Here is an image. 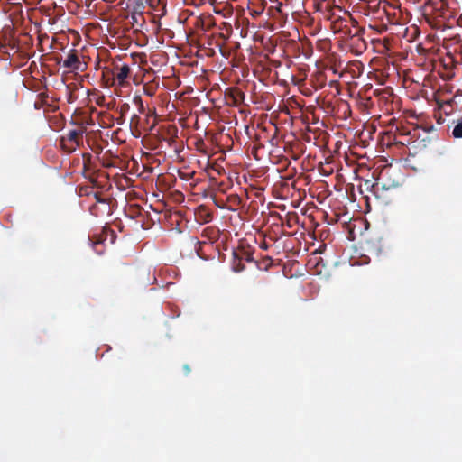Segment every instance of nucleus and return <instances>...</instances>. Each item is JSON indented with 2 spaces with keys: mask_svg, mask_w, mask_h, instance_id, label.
I'll use <instances>...</instances> for the list:
<instances>
[{
  "mask_svg": "<svg viewBox=\"0 0 462 462\" xmlns=\"http://www.w3.org/2000/svg\"><path fill=\"white\" fill-rule=\"evenodd\" d=\"M84 128L70 130L60 139V145L67 152H73L83 143Z\"/></svg>",
  "mask_w": 462,
  "mask_h": 462,
  "instance_id": "nucleus-1",
  "label": "nucleus"
},
{
  "mask_svg": "<svg viewBox=\"0 0 462 462\" xmlns=\"http://www.w3.org/2000/svg\"><path fill=\"white\" fill-rule=\"evenodd\" d=\"M111 74L112 77L108 79L110 85L124 88L129 84L128 79L131 74V68L129 65L125 63L122 65L115 64Z\"/></svg>",
  "mask_w": 462,
  "mask_h": 462,
  "instance_id": "nucleus-2",
  "label": "nucleus"
},
{
  "mask_svg": "<svg viewBox=\"0 0 462 462\" xmlns=\"http://www.w3.org/2000/svg\"><path fill=\"white\" fill-rule=\"evenodd\" d=\"M63 67L69 71L83 72L87 69V64L80 60L78 50L70 49L63 60Z\"/></svg>",
  "mask_w": 462,
  "mask_h": 462,
  "instance_id": "nucleus-3",
  "label": "nucleus"
},
{
  "mask_svg": "<svg viewBox=\"0 0 462 462\" xmlns=\"http://www.w3.org/2000/svg\"><path fill=\"white\" fill-rule=\"evenodd\" d=\"M365 245L368 252L379 254L384 248V243L381 235H375L365 240Z\"/></svg>",
  "mask_w": 462,
  "mask_h": 462,
  "instance_id": "nucleus-4",
  "label": "nucleus"
},
{
  "mask_svg": "<svg viewBox=\"0 0 462 462\" xmlns=\"http://www.w3.org/2000/svg\"><path fill=\"white\" fill-rule=\"evenodd\" d=\"M154 16L159 18L166 14V0H146Z\"/></svg>",
  "mask_w": 462,
  "mask_h": 462,
  "instance_id": "nucleus-5",
  "label": "nucleus"
},
{
  "mask_svg": "<svg viewBox=\"0 0 462 462\" xmlns=\"http://www.w3.org/2000/svg\"><path fill=\"white\" fill-rule=\"evenodd\" d=\"M197 215L203 223H208L213 218V214L209 212L204 206L199 207Z\"/></svg>",
  "mask_w": 462,
  "mask_h": 462,
  "instance_id": "nucleus-6",
  "label": "nucleus"
},
{
  "mask_svg": "<svg viewBox=\"0 0 462 462\" xmlns=\"http://www.w3.org/2000/svg\"><path fill=\"white\" fill-rule=\"evenodd\" d=\"M452 135L455 138H462V118L458 121V123L453 128Z\"/></svg>",
  "mask_w": 462,
  "mask_h": 462,
  "instance_id": "nucleus-7",
  "label": "nucleus"
},
{
  "mask_svg": "<svg viewBox=\"0 0 462 462\" xmlns=\"http://www.w3.org/2000/svg\"><path fill=\"white\" fill-rule=\"evenodd\" d=\"M344 22L343 19L339 18L333 22L332 28L335 32L341 30L342 23Z\"/></svg>",
  "mask_w": 462,
  "mask_h": 462,
  "instance_id": "nucleus-8",
  "label": "nucleus"
},
{
  "mask_svg": "<svg viewBox=\"0 0 462 462\" xmlns=\"http://www.w3.org/2000/svg\"><path fill=\"white\" fill-rule=\"evenodd\" d=\"M134 103L140 106V109H143V101L141 97L136 96L134 97Z\"/></svg>",
  "mask_w": 462,
  "mask_h": 462,
  "instance_id": "nucleus-9",
  "label": "nucleus"
},
{
  "mask_svg": "<svg viewBox=\"0 0 462 462\" xmlns=\"http://www.w3.org/2000/svg\"><path fill=\"white\" fill-rule=\"evenodd\" d=\"M381 185L382 189H386L385 184L380 182V179L377 180V181L373 185L374 189H378L379 186Z\"/></svg>",
  "mask_w": 462,
  "mask_h": 462,
  "instance_id": "nucleus-10",
  "label": "nucleus"
},
{
  "mask_svg": "<svg viewBox=\"0 0 462 462\" xmlns=\"http://www.w3.org/2000/svg\"><path fill=\"white\" fill-rule=\"evenodd\" d=\"M139 18H143L142 16V14H134L132 16H131V19L133 20V23H138V19Z\"/></svg>",
  "mask_w": 462,
  "mask_h": 462,
  "instance_id": "nucleus-11",
  "label": "nucleus"
},
{
  "mask_svg": "<svg viewBox=\"0 0 462 462\" xmlns=\"http://www.w3.org/2000/svg\"><path fill=\"white\" fill-rule=\"evenodd\" d=\"M95 198H96L97 202H98V203H105V204L106 203V199L101 198V197L98 195V193H95Z\"/></svg>",
  "mask_w": 462,
  "mask_h": 462,
  "instance_id": "nucleus-12",
  "label": "nucleus"
},
{
  "mask_svg": "<svg viewBox=\"0 0 462 462\" xmlns=\"http://www.w3.org/2000/svg\"><path fill=\"white\" fill-rule=\"evenodd\" d=\"M229 200L234 201V202H237L238 204L241 201L240 198L237 195H231L229 197Z\"/></svg>",
  "mask_w": 462,
  "mask_h": 462,
  "instance_id": "nucleus-13",
  "label": "nucleus"
},
{
  "mask_svg": "<svg viewBox=\"0 0 462 462\" xmlns=\"http://www.w3.org/2000/svg\"><path fill=\"white\" fill-rule=\"evenodd\" d=\"M244 269V265L240 266L239 268H236L235 271L236 272H240Z\"/></svg>",
  "mask_w": 462,
  "mask_h": 462,
  "instance_id": "nucleus-14",
  "label": "nucleus"
},
{
  "mask_svg": "<svg viewBox=\"0 0 462 462\" xmlns=\"http://www.w3.org/2000/svg\"><path fill=\"white\" fill-rule=\"evenodd\" d=\"M261 248L263 249H267V245L265 243H263V245H260Z\"/></svg>",
  "mask_w": 462,
  "mask_h": 462,
  "instance_id": "nucleus-15",
  "label": "nucleus"
},
{
  "mask_svg": "<svg viewBox=\"0 0 462 462\" xmlns=\"http://www.w3.org/2000/svg\"><path fill=\"white\" fill-rule=\"evenodd\" d=\"M184 368H185V371H186L187 373H189V367L188 365H185V366H184Z\"/></svg>",
  "mask_w": 462,
  "mask_h": 462,
  "instance_id": "nucleus-16",
  "label": "nucleus"
},
{
  "mask_svg": "<svg viewBox=\"0 0 462 462\" xmlns=\"http://www.w3.org/2000/svg\"><path fill=\"white\" fill-rule=\"evenodd\" d=\"M209 230V228L204 229L203 233H206Z\"/></svg>",
  "mask_w": 462,
  "mask_h": 462,
  "instance_id": "nucleus-17",
  "label": "nucleus"
}]
</instances>
